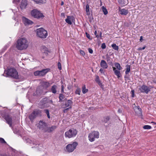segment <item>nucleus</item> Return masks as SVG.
<instances>
[{
	"label": "nucleus",
	"instance_id": "nucleus-1",
	"mask_svg": "<svg viewBox=\"0 0 156 156\" xmlns=\"http://www.w3.org/2000/svg\"><path fill=\"white\" fill-rule=\"evenodd\" d=\"M29 46V43L27 39L21 38L18 39L16 45V48L19 50H22L26 49Z\"/></svg>",
	"mask_w": 156,
	"mask_h": 156
},
{
	"label": "nucleus",
	"instance_id": "nucleus-2",
	"mask_svg": "<svg viewBox=\"0 0 156 156\" xmlns=\"http://www.w3.org/2000/svg\"><path fill=\"white\" fill-rule=\"evenodd\" d=\"M39 103L40 108L43 109L48 107L50 106V104H52L53 101L48 98L45 97L42 99Z\"/></svg>",
	"mask_w": 156,
	"mask_h": 156
},
{
	"label": "nucleus",
	"instance_id": "nucleus-3",
	"mask_svg": "<svg viewBox=\"0 0 156 156\" xmlns=\"http://www.w3.org/2000/svg\"><path fill=\"white\" fill-rule=\"evenodd\" d=\"M6 73L8 76H10L16 79L19 78L18 73L15 69L11 68L8 69Z\"/></svg>",
	"mask_w": 156,
	"mask_h": 156
},
{
	"label": "nucleus",
	"instance_id": "nucleus-4",
	"mask_svg": "<svg viewBox=\"0 0 156 156\" xmlns=\"http://www.w3.org/2000/svg\"><path fill=\"white\" fill-rule=\"evenodd\" d=\"M50 86L49 83L44 81H41L40 83V86L37 89V92L39 93L42 92L43 89H46Z\"/></svg>",
	"mask_w": 156,
	"mask_h": 156
},
{
	"label": "nucleus",
	"instance_id": "nucleus-5",
	"mask_svg": "<svg viewBox=\"0 0 156 156\" xmlns=\"http://www.w3.org/2000/svg\"><path fill=\"white\" fill-rule=\"evenodd\" d=\"M77 133V130L76 129L72 128L66 132L64 136L66 137L70 138L75 137Z\"/></svg>",
	"mask_w": 156,
	"mask_h": 156
},
{
	"label": "nucleus",
	"instance_id": "nucleus-6",
	"mask_svg": "<svg viewBox=\"0 0 156 156\" xmlns=\"http://www.w3.org/2000/svg\"><path fill=\"white\" fill-rule=\"evenodd\" d=\"M37 35L41 38H45L48 36L47 31L42 28L37 29L36 30Z\"/></svg>",
	"mask_w": 156,
	"mask_h": 156
},
{
	"label": "nucleus",
	"instance_id": "nucleus-7",
	"mask_svg": "<svg viewBox=\"0 0 156 156\" xmlns=\"http://www.w3.org/2000/svg\"><path fill=\"white\" fill-rule=\"evenodd\" d=\"M78 144V143L76 141L68 144L66 147V151L69 153L73 152L76 148Z\"/></svg>",
	"mask_w": 156,
	"mask_h": 156
},
{
	"label": "nucleus",
	"instance_id": "nucleus-8",
	"mask_svg": "<svg viewBox=\"0 0 156 156\" xmlns=\"http://www.w3.org/2000/svg\"><path fill=\"white\" fill-rule=\"evenodd\" d=\"M31 13L32 16L37 19H42L44 17V16L42 13L36 9L32 10Z\"/></svg>",
	"mask_w": 156,
	"mask_h": 156
},
{
	"label": "nucleus",
	"instance_id": "nucleus-9",
	"mask_svg": "<svg viewBox=\"0 0 156 156\" xmlns=\"http://www.w3.org/2000/svg\"><path fill=\"white\" fill-rule=\"evenodd\" d=\"M99 133L97 131H93L89 134V140L90 142H93L94 141L95 138H99Z\"/></svg>",
	"mask_w": 156,
	"mask_h": 156
},
{
	"label": "nucleus",
	"instance_id": "nucleus-10",
	"mask_svg": "<svg viewBox=\"0 0 156 156\" xmlns=\"http://www.w3.org/2000/svg\"><path fill=\"white\" fill-rule=\"evenodd\" d=\"M152 88L151 86L148 87L145 85L140 86L139 89L140 92L147 94L151 91V89Z\"/></svg>",
	"mask_w": 156,
	"mask_h": 156
},
{
	"label": "nucleus",
	"instance_id": "nucleus-11",
	"mask_svg": "<svg viewBox=\"0 0 156 156\" xmlns=\"http://www.w3.org/2000/svg\"><path fill=\"white\" fill-rule=\"evenodd\" d=\"M49 69H43L40 71L37 70L34 72V74L35 76H43L49 71Z\"/></svg>",
	"mask_w": 156,
	"mask_h": 156
},
{
	"label": "nucleus",
	"instance_id": "nucleus-12",
	"mask_svg": "<svg viewBox=\"0 0 156 156\" xmlns=\"http://www.w3.org/2000/svg\"><path fill=\"white\" fill-rule=\"evenodd\" d=\"M41 111L40 110H34L29 115V118L32 121L38 115H41Z\"/></svg>",
	"mask_w": 156,
	"mask_h": 156
},
{
	"label": "nucleus",
	"instance_id": "nucleus-13",
	"mask_svg": "<svg viewBox=\"0 0 156 156\" xmlns=\"http://www.w3.org/2000/svg\"><path fill=\"white\" fill-rule=\"evenodd\" d=\"M66 22L68 24L71 25L72 22L75 21L74 17L72 16H67V18L65 19Z\"/></svg>",
	"mask_w": 156,
	"mask_h": 156
},
{
	"label": "nucleus",
	"instance_id": "nucleus-14",
	"mask_svg": "<svg viewBox=\"0 0 156 156\" xmlns=\"http://www.w3.org/2000/svg\"><path fill=\"white\" fill-rule=\"evenodd\" d=\"M134 110L137 115L140 116L142 115V109L139 106H134Z\"/></svg>",
	"mask_w": 156,
	"mask_h": 156
},
{
	"label": "nucleus",
	"instance_id": "nucleus-15",
	"mask_svg": "<svg viewBox=\"0 0 156 156\" xmlns=\"http://www.w3.org/2000/svg\"><path fill=\"white\" fill-rule=\"evenodd\" d=\"M5 119L6 121V122L9 125L10 127H12V118L10 116L7 115L5 116Z\"/></svg>",
	"mask_w": 156,
	"mask_h": 156
},
{
	"label": "nucleus",
	"instance_id": "nucleus-16",
	"mask_svg": "<svg viewBox=\"0 0 156 156\" xmlns=\"http://www.w3.org/2000/svg\"><path fill=\"white\" fill-rule=\"evenodd\" d=\"M73 101L70 100H67L65 101V104H64L65 106L63 107L64 108H66L67 107H69L70 108H71V106L73 104Z\"/></svg>",
	"mask_w": 156,
	"mask_h": 156
},
{
	"label": "nucleus",
	"instance_id": "nucleus-17",
	"mask_svg": "<svg viewBox=\"0 0 156 156\" xmlns=\"http://www.w3.org/2000/svg\"><path fill=\"white\" fill-rule=\"evenodd\" d=\"M23 20L24 24L25 25L32 24L33 23L32 21L24 17H23Z\"/></svg>",
	"mask_w": 156,
	"mask_h": 156
},
{
	"label": "nucleus",
	"instance_id": "nucleus-18",
	"mask_svg": "<svg viewBox=\"0 0 156 156\" xmlns=\"http://www.w3.org/2000/svg\"><path fill=\"white\" fill-rule=\"evenodd\" d=\"M101 66L103 69H106L108 67V65L106 61L103 60H101L100 62Z\"/></svg>",
	"mask_w": 156,
	"mask_h": 156
},
{
	"label": "nucleus",
	"instance_id": "nucleus-19",
	"mask_svg": "<svg viewBox=\"0 0 156 156\" xmlns=\"http://www.w3.org/2000/svg\"><path fill=\"white\" fill-rule=\"evenodd\" d=\"M112 68L115 74L117 76V77L118 78L120 77L121 75L120 70H117L116 68L114 67H113Z\"/></svg>",
	"mask_w": 156,
	"mask_h": 156
},
{
	"label": "nucleus",
	"instance_id": "nucleus-20",
	"mask_svg": "<svg viewBox=\"0 0 156 156\" xmlns=\"http://www.w3.org/2000/svg\"><path fill=\"white\" fill-rule=\"evenodd\" d=\"M41 51L42 53L44 54L45 55H47L49 52L48 49L44 46H42L41 47Z\"/></svg>",
	"mask_w": 156,
	"mask_h": 156
},
{
	"label": "nucleus",
	"instance_id": "nucleus-21",
	"mask_svg": "<svg viewBox=\"0 0 156 156\" xmlns=\"http://www.w3.org/2000/svg\"><path fill=\"white\" fill-rule=\"evenodd\" d=\"M46 126V124L45 122L43 121H40L39 122L38 127L39 128L43 129Z\"/></svg>",
	"mask_w": 156,
	"mask_h": 156
},
{
	"label": "nucleus",
	"instance_id": "nucleus-22",
	"mask_svg": "<svg viewBox=\"0 0 156 156\" xmlns=\"http://www.w3.org/2000/svg\"><path fill=\"white\" fill-rule=\"evenodd\" d=\"M27 5V0H22L20 5V7L21 9L25 8Z\"/></svg>",
	"mask_w": 156,
	"mask_h": 156
},
{
	"label": "nucleus",
	"instance_id": "nucleus-23",
	"mask_svg": "<svg viewBox=\"0 0 156 156\" xmlns=\"http://www.w3.org/2000/svg\"><path fill=\"white\" fill-rule=\"evenodd\" d=\"M119 11L120 13L122 15L126 16L128 13V11L127 10L125 9H121L119 7Z\"/></svg>",
	"mask_w": 156,
	"mask_h": 156
},
{
	"label": "nucleus",
	"instance_id": "nucleus-24",
	"mask_svg": "<svg viewBox=\"0 0 156 156\" xmlns=\"http://www.w3.org/2000/svg\"><path fill=\"white\" fill-rule=\"evenodd\" d=\"M57 128L56 126H53L47 129L46 131L48 133H50L53 131Z\"/></svg>",
	"mask_w": 156,
	"mask_h": 156
},
{
	"label": "nucleus",
	"instance_id": "nucleus-25",
	"mask_svg": "<svg viewBox=\"0 0 156 156\" xmlns=\"http://www.w3.org/2000/svg\"><path fill=\"white\" fill-rule=\"evenodd\" d=\"M57 87L56 85H53L51 88V91L54 94H55L57 92Z\"/></svg>",
	"mask_w": 156,
	"mask_h": 156
},
{
	"label": "nucleus",
	"instance_id": "nucleus-26",
	"mask_svg": "<svg viewBox=\"0 0 156 156\" xmlns=\"http://www.w3.org/2000/svg\"><path fill=\"white\" fill-rule=\"evenodd\" d=\"M95 81L98 84V85L101 87L102 86V83H101L100 80L99 79V78L98 76H96Z\"/></svg>",
	"mask_w": 156,
	"mask_h": 156
},
{
	"label": "nucleus",
	"instance_id": "nucleus-27",
	"mask_svg": "<svg viewBox=\"0 0 156 156\" xmlns=\"http://www.w3.org/2000/svg\"><path fill=\"white\" fill-rule=\"evenodd\" d=\"M115 66L118 70H120L122 69V68L121 67L120 64L118 63H115Z\"/></svg>",
	"mask_w": 156,
	"mask_h": 156
},
{
	"label": "nucleus",
	"instance_id": "nucleus-28",
	"mask_svg": "<svg viewBox=\"0 0 156 156\" xmlns=\"http://www.w3.org/2000/svg\"><path fill=\"white\" fill-rule=\"evenodd\" d=\"M110 119V117L107 116L103 118V122L105 123H107Z\"/></svg>",
	"mask_w": 156,
	"mask_h": 156
},
{
	"label": "nucleus",
	"instance_id": "nucleus-29",
	"mask_svg": "<svg viewBox=\"0 0 156 156\" xmlns=\"http://www.w3.org/2000/svg\"><path fill=\"white\" fill-rule=\"evenodd\" d=\"M102 9L104 15H106L108 14V12L104 6L102 7Z\"/></svg>",
	"mask_w": 156,
	"mask_h": 156
},
{
	"label": "nucleus",
	"instance_id": "nucleus-30",
	"mask_svg": "<svg viewBox=\"0 0 156 156\" xmlns=\"http://www.w3.org/2000/svg\"><path fill=\"white\" fill-rule=\"evenodd\" d=\"M126 71L125 73L126 74H127L129 73L130 70V66L129 65H127L126 66Z\"/></svg>",
	"mask_w": 156,
	"mask_h": 156
},
{
	"label": "nucleus",
	"instance_id": "nucleus-31",
	"mask_svg": "<svg viewBox=\"0 0 156 156\" xmlns=\"http://www.w3.org/2000/svg\"><path fill=\"white\" fill-rule=\"evenodd\" d=\"M86 12L87 15H89L90 14V13L89 10V6L88 4H87L86 5Z\"/></svg>",
	"mask_w": 156,
	"mask_h": 156
},
{
	"label": "nucleus",
	"instance_id": "nucleus-32",
	"mask_svg": "<svg viewBox=\"0 0 156 156\" xmlns=\"http://www.w3.org/2000/svg\"><path fill=\"white\" fill-rule=\"evenodd\" d=\"M82 92L83 94H84L86 93L88 91V90L86 88V86L85 85H84L82 87Z\"/></svg>",
	"mask_w": 156,
	"mask_h": 156
},
{
	"label": "nucleus",
	"instance_id": "nucleus-33",
	"mask_svg": "<svg viewBox=\"0 0 156 156\" xmlns=\"http://www.w3.org/2000/svg\"><path fill=\"white\" fill-rule=\"evenodd\" d=\"M112 47L115 50H118L119 49L118 46L115 44H112Z\"/></svg>",
	"mask_w": 156,
	"mask_h": 156
},
{
	"label": "nucleus",
	"instance_id": "nucleus-34",
	"mask_svg": "<svg viewBox=\"0 0 156 156\" xmlns=\"http://www.w3.org/2000/svg\"><path fill=\"white\" fill-rule=\"evenodd\" d=\"M65 97L64 95L62 94H59V101H62V100Z\"/></svg>",
	"mask_w": 156,
	"mask_h": 156
},
{
	"label": "nucleus",
	"instance_id": "nucleus-35",
	"mask_svg": "<svg viewBox=\"0 0 156 156\" xmlns=\"http://www.w3.org/2000/svg\"><path fill=\"white\" fill-rule=\"evenodd\" d=\"M81 92V89L80 88L78 87L77 88L75 93L76 94H78L79 95H80V93Z\"/></svg>",
	"mask_w": 156,
	"mask_h": 156
},
{
	"label": "nucleus",
	"instance_id": "nucleus-36",
	"mask_svg": "<svg viewBox=\"0 0 156 156\" xmlns=\"http://www.w3.org/2000/svg\"><path fill=\"white\" fill-rule=\"evenodd\" d=\"M151 128V127L149 125H145L143 126V128L144 129H150Z\"/></svg>",
	"mask_w": 156,
	"mask_h": 156
},
{
	"label": "nucleus",
	"instance_id": "nucleus-37",
	"mask_svg": "<svg viewBox=\"0 0 156 156\" xmlns=\"http://www.w3.org/2000/svg\"><path fill=\"white\" fill-rule=\"evenodd\" d=\"M0 143L2 144H6V142L2 138H0Z\"/></svg>",
	"mask_w": 156,
	"mask_h": 156
},
{
	"label": "nucleus",
	"instance_id": "nucleus-38",
	"mask_svg": "<svg viewBox=\"0 0 156 156\" xmlns=\"http://www.w3.org/2000/svg\"><path fill=\"white\" fill-rule=\"evenodd\" d=\"M27 143H29L30 144H34L35 143H34V142L33 141H32V140H31L29 139H27Z\"/></svg>",
	"mask_w": 156,
	"mask_h": 156
},
{
	"label": "nucleus",
	"instance_id": "nucleus-39",
	"mask_svg": "<svg viewBox=\"0 0 156 156\" xmlns=\"http://www.w3.org/2000/svg\"><path fill=\"white\" fill-rule=\"evenodd\" d=\"M58 67L59 70H61L62 69L61 64L60 62H58Z\"/></svg>",
	"mask_w": 156,
	"mask_h": 156
},
{
	"label": "nucleus",
	"instance_id": "nucleus-40",
	"mask_svg": "<svg viewBox=\"0 0 156 156\" xmlns=\"http://www.w3.org/2000/svg\"><path fill=\"white\" fill-rule=\"evenodd\" d=\"M106 46L105 45V43H103L102 44L101 46V48L103 49H104L106 48Z\"/></svg>",
	"mask_w": 156,
	"mask_h": 156
},
{
	"label": "nucleus",
	"instance_id": "nucleus-41",
	"mask_svg": "<svg viewBox=\"0 0 156 156\" xmlns=\"http://www.w3.org/2000/svg\"><path fill=\"white\" fill-rule=\"evenodd\" d=\"M80 54L82 55V56H83L85 55V53L83 50H80Z\"/></svg>",
	"mask_w": 156,
	"mask_h": 156
},
{
	"label": "nucleus",
	"instance_id": "nucleus-42",
	"mask_svg": "<svg viewBox=\"0 0 156 156\" xmlns=\"http://www.w3.org/2000/svg\"><path fill=\"white\" fill-rule=\"evenodd\" d=\"M146 48L145 46H144L143 48H138L137 50L139 51H142L143 50L145 49Z\"/></svg>",
	"mask_w": 156,
	"mask_h": 156
},
{
	"label": "nucleus",
	"instance_id": "nucleus-43",
	"mask_svg": "<svg viewBox=\"0 0 156 156\" xmlns=\"http://www.w3.org/2000/svg\"><path fill=\"white\" fill-rule=\"evenodd\" d=\"M94 34L95 35L96 37H97L98 38L99 36L97 34V32L96 30H95L94 31Z\"/></svg>",
	"mask_w": 156,
	"mask_h": 156
},
{
	"label": "nucleus",
	"instance_id": "nucleus-44",
	"mask_svg": "<svg viewBox=\"0 0 156 156\" xmlns=\"http://www.w3.org/2000/svg\"><path fill=\"white\" fill-rule=\"evenodd\" d=\"M89 52L90 53L92 54L93 53V50L90 48H89L88 49Z\"/></svg>",
	"mask_w": 156,
	"mask_h": 156
},
{
	"label": "nucleus",
	"instance_id": "nucleus-45",
	"mask_svg": "<svg viewBox=\"0 0 156 156\" xmlns=\"http://www.w3.org/2000/svg\"><path fill=\"white\" fill-rule=\"evenodd\" d=\"M131 92H132L131 96L133 98L134 97V90H132Z\"/></svg>",
	"mask_w": 156,
	"mask_h": 156
},
{
	"label": "nucleus",
	"instance_id": "nucleus-46",
	"mask_svg": "<svg viewBox=\"0 0 156 156\" xmlns=\"http://www.w3.org/2000/svg\"><path fill=\"white\" fill-rule=\"evenodd\" d=\"M70 108H66L64 110H63V112L64 113H66L67 112V111Z\"/></svg>",
	"mask_w": 156,
	"mask_h": 156
},
{
	"label": "nucleus",
	"instance_id": "nucleus-47",
	"mask_svg": "<svg viewBox=\"0 0 156 156\" xmlns=\"http://www.w3.org/2000/svg\"><path fill=\"white\" fill-rule=\"evenodd\" d=\"M45 113L47 114V115L48 114H49V111L48 109H45L44 110Z\"/></svg>",
	"mask_w": 156,
	"mask_h": 156
},
{
	"label": "nucleus",
	"instance_id": "nucleus-48",
	"mask_svg": "<svg viewBox=\"0 0 156 156\" xmlns=\"http://www.w3.org/2000/svg\"><path fill=\"white\" fill-rule=\"evenodd\" d=\"M103 68H101L100 69L99 71L101 73H104V72H103Z\"/></svg>",
	"mask_w": 156,
	"mask_h": 156
},
{
	"label": "nucleus",
	"instance_id": "nucleus-49",
	"mask_svg": "<svg viewBox=\"0 0 156 156\" xmlns=\"http://www.w3.org/2000/svg\"><path fill=\"white\" fill-rule=\"evenodd\" d=\"M61 88H62V92L64 93V87L63 85H62L61 86Z\"/></svg>",
	"mask_w": 156,
	"mask_h": 156
},
{
	"label": "nucleus",
	"instance_id": "nucleus-50",
	"mask_svg": "<svg viewBox=\"0 0 156 156\" xmlns=\"http://www.w3.org/2000/svg\"><path fill=\"white\" fill-rule=\"evenodd\" d=\"M86 36H87V37L89 39H90V35L87 33H86Z\"/></svg>",
	"mask_w": 156,
	"mask_h": 156
},
{
	"label": "nucleus",
	"instance_id": "nucleus-51",
	"mask_svg": "<svg viewBox=\"0 0 156 156\" xmlns=\"http://www.w3.org/2000/svg\"><path fill=\"white\" fill-rule=\"evenodd\" d=\"M107 61H108L110 60V58L108 56L106 58Z\"/></svg>",
	"mask_w": 156,
	"mask_h": 156
},
{
	"label": "nucleus",
	"instance_id": "nucleus-52",
	"mask_svg": "<svg viewBox=\"0 0 156 156\" xmlns=\"http://www.w3.org/2000/svg\"><path fill=\"white\" fill-rule=\"evenodd\" d=\"M98 34H100V37H101V34H102L101 32L98 31Z\"/></svg>",
	"mask_w": 156,
	"mask_h": 156
},
{
	"label": "nucleus",
	"instance_id": "nucleus-53",
	"mask_svg": "<svg viewBox=\"0 0 156 156\" xmlns=\"http://www.w3.org/2000/svg\"><path fill=\"white\" fill-rule=\"evenodd\" d=\"M118 112H119V113H121L122 112V110H121V109H119L118 110Z\"/></svg>",
	"mask_w": 156,
	"mask_h": 156
},
{
	"label": "nucleus",
	"instance_id": "nucleus-54",
	"mask_svg": "<svg viewBox=\"0 0 156 156\" xmlns=\"http://www.w3.org/2000/svg\"><path fill=\"white\" fill-rule=\"evenodd\" d=\"M142 39H143V37L141 36L140 37V41H142Z\"/></svg>",
	"mask_w": 156,
	"mask_h": 156
},
{
	"label": "nucleus",
	"instance_id": "nucleus-55",
	"mask_svg": "<svg viewBox=\"0 0 156 156\" xmlns=\"http://www.w3.org/2000/svg\"><path fill=\"white\" fill-rule=\"evenodd\" d=\"M47 115L48 118H49V119L50 118V116L49 115V114H47Z\"/></svg>",
	"mask_w": 156,
	"mask_h": 156
},
{
	"label": "nucleus",
	"instance_id": "nucleus-56",
	"mask_svg": "<svg viewBox=\"0 0 156 156\" xmlns=\"http://www.w3.org/2000/svg\"><path fill=\"white\" fill-rule=\"evenodd\" d=\"M64 4V2L62 1V2L61 3V5H63Z\"/></svg>",
	"mask_w": 156,
	"mask_h": 156
},
{
	"label": "nucleus",
	"instance_id": "nucleus-57",
	"mask_svg": "<svg viewBox=\"0 0 156 156\" xmlns=\"http://www.w3.org/2000/svg\"><path fill=\"white\" fill-rule=\"evenodd\" d=\"M61 16H64V13H62L61 14Z\"/></svg>",
	"mask_w": 156,
	"mask_h": 156
},
{
	"label": "nucleus",
	"instance_id": "nucleus-58",
	"mask_svg": "<svg viewBox=\"0 0 156 156\" xmlns=\"http://www.w3.org/2000/svg\"><path fill=\"white\" fill-rule=\"evenodd\" d=\"M68 88L69 89V90H70V87H68Z\"/></svg>",
	"mask_w": 156,
	"mask_h": 156
},
{
	"label": "nucleus",
	"instance_id": "nucleus-59",
	"mask_svg": "<svg viewBox=\"0 0 156 156\" xmlns=\"http://www.w3.org/2000/svg\"><path fill=\"white\" fill-rule=\"evenodd\" d=\"M16 1L19 2V0H16Z\"/></svg>",
	"mask_w": 156,
	"mask_h": 156
}]
</instances>
